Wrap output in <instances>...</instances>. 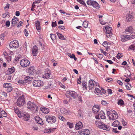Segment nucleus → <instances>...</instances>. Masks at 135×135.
<instances>
[{"mask_svg":"<svg viewBox=\"0 0 135 135\" xmlns=\"http://www.w3.org/2000/svg\"><path fill=\"white\" fill-rule=\"evenodd\" d=\"M27 108L33 112V114L37 113L38 112V107L34 103L29 101L27 103Z\"/></svg>","mask_w":135,"mask_h":135,"instance_id":"f257e3e1","label":"nucleus"},{"mask_svg":"<svg viewBox=\"0 0 135 135\" xmlns=\"http://www.w3.org/2000/svg\"><path fill=\"white\" fill-rule=\"evenodd\" d=\"M95 124L99 128L102 129L107 131H109L110 130V128L109 126L105 124L100 120L96 121Z\"/></svg>","mask_w":135,"mask_h":135,"instance_id":"f03ea898","label":"nucleus"},{"mask_svg":"<svg viewBox=\"0 0 135 135\" xmlns=\"http://www.w3.org/2000/svg\"><path fill=\"white\" fill-rule=\"evenodd\" d=\"M45 118L46 121L50 124L54 123L56 121V118L54 116L46 115L45 116Z\"/></svg>","mask_w":135,"mask_h":135,"instance_id":"7ed1b4c3","label":"nucleus"},{"mask_svg":"<svg viewBox=\"0 0 135 135\" xmlns=\"http://www.w3.org/2000/svg\"><path fill=\"white\" fill-rule=\"evenodd\" d=\"M66 95V97L69 98L70 96L71 97L75 99L77 97V93L75 92L74 91H67Z\"/></svg>","mask_w":135,"mask_h":135,"instance_id":"20e7f679","label":"nucleus"},{"mask_svg":"<svg viewBox=\"0 0 135 135\" xmlns=\"http://www.w3.org/2000/svg\"><path fill=\"white\" fill-rule=\"evenodd\" d=\"M30 61L27 59H24L21 60L20 61V64L23 67H26L29 65L30 64Z\"/></svg>","mask_w":135,"mask_h":135,"instance_id":"39448f33","label":"nucleus"},{"mask_svg":"<svg viewBox=\"0 0 135 135\" xmlns=\"http://www.w3.org/2000/svg\"><path fill=\"white\" fill-rule=\"evenodd\" d=\"M25 103L23 96L22 95L17 100L16 105L18 106H22Z\"/></svg>","mask_w":135,"mask_h":135,"instance_id":"423d86ee","label":"nucleus"},{"mask_svg":"<svg viewBox=\"0 0 135 135\" xmlns=\"http://www.w3.org/2000/svg\"><path fill=\"white\" fill-rule=\"evenodd\" d=\"M98 85V83L92 80H90L89 81V88L90 90H92L94 86H95Z\"/></svg>","mask_w":135,"mask_h":135,"instance_id":"0eeeda50","label":"nucleus"},{"mask_svg":"<svg viewBox=\"0 0 135 135\" xmlns=\"http://www.w3.org/2000/svg\"><path fill=\"white\" fill-rule=\"evenodd\" d=\"M105 29L106 30V34L107 37H110L112 35L111 30L112 28L111 27L107 26L105 27Z\"/></svg>","mask_w":135,"mask_h":135,"instance_id":"6e6552de","label":"nucleus"},{"mask_svg":"<svg viewBox=\"0 0 135 135\" xmlns=\"http://www.w3.org/2000/svg\"><path fill=\"white\" fill-rule=\"evenodd\" d=\"M9 46L11 48H17L19 46L18 41L16 40L12 41L10 43Z\"/></svg>","mask_w":135,"mask_h":135,"instance_id":"1a4fd4ad","label":"nucleus"},{"mask_svg":"<svg viewBox=\"0 0 135 135\" xmlns=\"http://www.w3.org/2000/svg\"><path fill=\"white\" fill-rule=\"evenodd\" d=\"M87 3L89 5H92L93 7L97 8L99 7L98 3L95 1L91 0H88Z\"/></svg>","mask_w":135,"mask_h":135,"instance_id":"9d476101","label":"nucleus"},{"mask_svg":"<svg viewBox=\"0 0 135 135\" xmlns=\"http://www.w3.org/2000/svg\"><path fill=\"white\" fill-rule=\"evenodd\" d=\"M43 82L40 80H36L33 82V84L35 86H40L42 85Z\"/></svg>","mask_w":135,"mask_h":135,"instance_id":"9b49d317","label":"nucleus"},{"mask_svg":"<svg viewBox=\"0 0 135 135\" xmlns=\"http://www.w3.org/2000/svg\"><path fill=\"white\" fill-rule=\"evenodd\" d=\"M51 71L48 69H46L45 71V74L43 75V77L45 79H47L50 77V75L51 74Z\"/></svg>","mask_w":135,"mask_h":135,"instance_id":"f8f14e48","label":"nucleus"},{"mask_svg":"<svg viewBox=\"0 0 135 135\" xmlns=\"http://www.w3.org/2000/svg\"><path fill=\"white\" fill-rule=\"evenodd\" d=\"M113 113L109 116V119L110 120H114L117 119L118 117V115L117 112Z\"/></svg>","mask_w":135,"mask_h":135,"instance_id":"ddd939ff","label":"nucleus"},{"mask_svg":"<svg viewBox=\"0 0 135 135\" xmlns=\"http://www.w3.org/2000/svg\"><path fill=\"white\" fill-rule=\"evenodd\" d=\"M61 113L65 115H70L71 113L70 110H67L64 108H62L61 110Z\"/></svg>","mask_w":135,"mask_h":135,"instance_id":"4468645a","label":"nucleus"},{"mask_svg":"<svg viewBox=\"0 0 135 135\" xmlns=\"http://www.w3.org/2000/svg\"><path fill=\"white\" fill-rule=\"evenodd\" d=\"M100 110L99 106L98 105H94L92 108V110L95 114H97Z\"/></svg>","mask_w":135,"mask_h":135,"instance_id":"2eb2a0df","label":"nucleus"},{"mask_svg":"<svg viewBox=\"0 0 135 135\" xmlns=\"http://www.w3.org/2000/svg\"><path fill=\"white\" fill-rule=\"evenodd\" d=\"M90 131L87 129H84L82 130L80 132V133L82 135L85 134L88 135L90 134Z\"/></svg>","mask_w":135,"mask_h":135,"instance_id":"dca6fc26","label":"nucleus"},{"mask_svg":"<svg viewBox=\"0 0 135 135\" xmlns=\"http://www.w3.org/2000/svg\"><path fill=\"white\" fill-rule=\"evenodd\" d=\"M28 71L30 74L33 75L35 72L36 70L33 66H31L28 69Z\"/></svg>","mask_w":135,"mask_h":135,"instance_id":"f3484780","label":"nucleus"},{"mask_svg":"<svg viewBox=\"0 0 135 135\" xmlns=\"http://www.w3.org/2000/svg\"><path fill=\"white\" fill-rule=\"evenodd\" d=\"M134 19V16L133 15L128 14L126 16V20L128 22L132 21Z\"/></svg>","mask_w":135,"mask_h":135,"instance_id":"a211bd4d","label":"nucleus"},{"mask_svg":"<svg viewBox=\"0 0 135 135\" xmlns=\"http://www.w3.org/2000/svg\"><path fill=\"white\" fill-rule=\"evenodd\" d=\"M83 127L82 123L81 122H77L76 124L75 128L77 130L81 129Z\"/></svg>","mask_w":135,"mask_h":135,"instance_id":"6ab92c4d","label":"nucleus"},{"mask_svg":"<svg viewBox=\"0 0 135 135\" xmlns=\"http://www.w3.org/2000/svg\"><path fill=\"white\" fill-rule=\"evenodd\" d=\"M32 79V77L28 76H26L24 78V80L25 82L28 83H29L31 82V80Z\"/></svg>","mask_w":135,"mask_h":135,"instance_id":"aec40b11","label":"nucleus"},{"mask_svg":"<svg viewBox=\"0 0 135 135\" xmlns=\"http://www.w3.org/2000/svg\"><path fill=\"white\" fill-rule=\"evenodd\" d=\"M38 48L36 46H34L32 49V54L34 56H36L37 53Z\"/></svg>","mask_w":135,"mask_h":135,"instance_id":"412c9836","label":"nucleus"},{"mask_svg":"<svg viewBox=\"0 0 135 135\" xmlns=\"http://www.w3.org/2000/svg\"><path fill=\"white\" fill-rule=\"evenodd\" d=\"M18 21V18L15 16L14 17L11 21V23L12 25L13 26H15L17 23V21Z\"/></svg>","mask_w":135,"mask_h":135,"instance_id":"4be33fe9","label":"nucleus"},{"mask_svg":"<svg viewBox=\"0 0 135 135\" xmlns=\"http://www.w3.org/2000/svg\"><path fill=\"white\" fill-rule=\"evenodd\" d=\"M41 111L45 114H47L49 112V110L48 108L43 107L41 108Z\"/></svg>","mask_w":135,"mask_h":135,"instance_id":"5701e85b","label":"nucleus"},{"mask_svg":"<svg viewBox=\"0 0 135 135\" xmlns=\"http://www.w3.org/2000/svg\"><path fill=\"white\" fill-rule=\"evenodd\" d=\"M14 111L17 114L18 116L20 118L22 117V114L20 113V112L19 111V110L17 108H15L14 109Z\"/></svg>","mask_w":135,"mask_h":135,"instance_id":"b1692460","label":"nucleus"},{"mask_svg":"<svg viewBox=\"0 0 135 135\" xmlns=\"http://www.w3.org/2000/svg\"><path fill=\"white\" fill-rule=\"evenodd\" d=\"M121 40L123 42H124L129 40L128 37H127L126 35H123L121 36Z\"/></svg>","mask_w":135,"mask_h":135,"instance_id":"393cba45","label":"nucleus"},{"mask_svg":"<svg viewBox=\"0 0 135 135\" xmlns=\"http://www.w3.org/2000/svg\"><path fill=\"white\" fill-rule=\"evenodd\" d=\"M35 120L37 122L40 124L42 125L43 123L42 120L40 118L38 117H36L35 118Z\"/></svg>","mask_w":135,"mask_h":135,"instance_id":"a878e982","label":"nucleus"},{"mask_svg":"<svg viewBox=\"0 0 135 135\" xmlns=\"http://www.w3.org/2000/svg\"><path fill=\"white\" fill-rule=\"evenodd\" d=\"M22 117H23L25 121H27L28 120L29 118V115L27 113H26L24 114H22Z\"/></svg>","mask_w":135,"mask_h":135,"instance_id":"bb28decb","label":"nucleus"},{"mask_svg":"<svg viewBox=\"0 0 135 135\" xmlns=\"http://www.w3.org/2000/svg\"><path fill=\"white\" fill-rule=\"evenodd\" d=\"M99 115L102 119H105L106 118V117L105 116V114L103 111H101L100 112Z\"/></svg>","mask_w":135,"mask_h":135,"instance_id":"cd10ccee","label":"nucleus"},{"mask_svg":"<svg viewBox=\"0 0 135 135\" xmlns=\"http://www.w3.org/2000/svg\"><path fill=\"white\" fill-rule=\"evenodd\" d=\"M56 34L58 36L59 38V39L62 40H65V38H64V36L62 35L58 32L56 33Z\"/></svg>","mask_w":135,"mask_h":135,"instance_id":"c85d7f7f","label":"nucleus"},{"mask_svg":"<svg viewBox=\"0 0 135 135\" xmlns=\"http://www.w3.org/2000/svg\"><path fill=\"white\" fill-rule=\"evenodd\" d=\"M95 90L96 91V92H95V94L99 95L101 94L102 92L100 89L98 88H95Z\"/></svg>","mask_w":135,"mask_h":135,"instance_id":"c756f323","label":"nucleus"},{"mask_svg":"<svg viewBox=\"0 0 135 135\" xmlns=\"http://www.w3.org/2000/svg\"><path fill=\"white\" fill-rule=\"evenodd\" d=\"M36 27L38 30H40V23L38 21H37L36 23Z\"/></svg>","mask_w":135,"mask_h":135,"instance_id":"7c9ffc66","label":"nucleus"},{"mask_svg":"<svg viewBox=\"0 0 135 135\" xmlns=\"http://www.w3.org/2000/svg\"><path fill=\"white\" fill-rule=\"evenodd\" d=\"M15 71V69L13 67H12L11 68H9L8 70L7 71L10 74H12Z\"/></svg>","mask_w":135,"mask_h":135,"instance_id":"2f4dec72","label":"nucleus"},{"mask_svg":"<svg viewBox=\"0 0 135 135\" xmlns=\"http://www.w3.org/2000/svg\"><path fill=\"white\" fill-rule=\"evenodd\" d=\"M119 124V123L117 120H116L114 121L112 123V126L114 127H117Z\"/></svg>","mask_w":135,"mask_h":135,"instance_id":"473e14b6","label":"nucleus"},{"mask_svg":"<svg viewBox=\"0 0 135 135\" xmlns=\"http://www.w3.org/2000/svg\"><path fill=\"white\" fill-rule=\"evenodd\" d=\"M135 38V33H132V35L128 37V38L129 40L134 39Z\"/></svg>","mask_w":135,"mask_h":135,"instance_id":"72a5a7b5","label":"nucleus"},{"mask_svg":"<svg viewBox=\"0 0 135 135\" xmlns=\"http://www.w3.org/2000/svg\"><path fill=\"white\" fill-rule=\"evenodd\" d=\"M132 27H129L125 30V32L126 33L127 32H131L132 31Z\"/></svg>","mask_w":135,"mask_h":135,"instance_id":"f704fd0d","label":"nucleus"},{"mask_svg":"<svg viewBox=\"0 0 135 135\" xmlns=\"http://www.w3.org/2000/svg\"><path fill=\"white\" fill-rule=\"evenodd\" d=\"M68 56L71 58H74L75 61L77 59L75 57V55L74 54H69Z\"/></svg>","mask_w":135,"mask_h":135,"instance_id":"c9c22d12","label":"nucleus"},{"mask_svg":"<svg viewBox=\"0 0 135 135\" xmlns=\"http://www.w3.org/2000/svg\"><path fill=\"white\" fill-rule=\"evenodd\" d=\"M1 116L4 117H6L7 116V114L4 111H1Z\"/></svg>","mask_w":135,"mask_h":135,"instance_id":"e433bc0d","label":"nucleus"},{"mask_svg":"<svg viewBox=\"0 0 135 135\" xmlns=\"http://www.w3.org/2000/svg\"><path fill=\"white\" fill-rule=\"evenodd\" d=\"M129 49L133 50L135 51V44L132 45L129 47Z\"/></svg>","mask_w":135,"mask_h":135,"instance_id":"4c0bfd02","label":"nucleus"},{"mask_svg":"<svg viewBox=\"0 0 135 135\" xmlns=\"http://www.w3.org/2000/svg\"><path fill=\"white\" fill-rule=\"evenodd\" d=\"M126 88L128 90H130L131 88V86L130 84H126Z\"/></svg>","mask_w":135,"mask_h":135,"instance_id":"58836bf2","label":"nucleus"},{"mask_svg":"<svg viewBox=\"0 0 135 135\" xmlns=\"http://www.w3.org/2000/svg\"><path fill=\"white\" fill-rule=\"evenodd\" d=\"M11 86V84L10 83H4L3 85V87L5 88H7L8 87Z\"/></svg>","mask_w":135,"mask_h":135,"instance_id":"ea45409f","label":"nucleus"},{"mask_svg":"<svg viewBox=\"0 0 135 135\" xmlns=\"http://www.w3.org/2000/svg\"><path fill=\"white\" fill-rule=\"evenodd\" d=\"M18 83L19 84H20L21 85H25V83H26L25 82V80H19L18 81Z\"/></svg>","mask_w":135,"mask_h":135,"instance_id":"a19ab883","label":"nucleus"},{"mask_svg":"<svg viewBox=\"0 0 135 135\" xmlns=\"http://www.w3.org/2000/svg\"><path fill=\"white\" fill-rule=\"evenodd\" d=\"M118 103L119 105H123L124 104V102L122 99L119 100Z\"/></svg>","mask_w":135,"mask_h":135,"instance_id":"79ce46f5","label":"nucleus"},{"mask_svg":"<svg viewBox=\"0 0 135 135\" xmlns=\"http://www.w3.org/2000/svg\"><path fill=\"white\" fill-rule=\"evenodd\" d=\"M44 132L46 133H49L51 132V131L50 129H44Z\"/></svg>","mask_w":135,"mask_h":135,"instance_id":"37998d69","label":"nucleus"},{"mask_svg":"<svg viewBox=\"0 0 135 135\" xmlns=\"http://www.w3.org/2000/svg\"><path fill=\"white\" fill-rule=\"evenodd\" d=\"M50 37L52 40H55L56 38V36L55 35L53 34H51Z\"/></svg>","mask_w":135,"mask_h":135,"instance_id":"c03bdc74","label":"nucleus"},{"mask_svg":"<svg viewBox=\"0 0 135 135\" xmlns=\"http://www.w3.org/2000/svg\"><path fill=\"white\" fill-rule=\"evenodd\" d=\"M101 103L103 105H107L108 103L106 101L102 100L101 101Z\"/></svg>","mask_w":135,"mask_h":135,"instance_id":"a18cd8bd","label":"nucleus"},{"mask_svg":"<svg viewBox=\"0 0 135 135\" xmlns=\"http://www.w3.org/2000/svg\"><path fill=\"white\" fill-rule=\"evenodd\" d=\"M67 124L69 126L70 128H72L73 127V124L72 123L68 122L67 123Z\"/></svg>","mask_w":135,"mask_h":135,"instance_id":"49530a36","label":"nucleus"},{"mask_svg":"<svg viewBox=\"0 0 135 135\" xmlns=\"http://www.w3.org/2000/svg\"><path fill=\"white\" fill-rule=\"evenodd\" d=\"M12 90V88L11 86H9L7 88V92H10Z\"/></svg>","mask_w":135,"mask_h":135,"instance_id":"de8ad7c7","label":"nucleus"},{"mask_svg":"<svg viewBox=\"0 0 135 135\" xmlns=\"http://www.w3.org/2000/svg\"><path fill=\"white\" fill-rule=\"evenodd\" d=\"M5 36L6 35L4 34H2L0 35V38L1 40L3 39Z\"/></svg>","mask_w":135,"mask_h":135,"instance_id":"09e8293b","label":"nucleus"},{"mask_svg":"<svg viewBox=\"0 0 135 135\" xmlns=\"http://www.w3.org/2000/svg\"><path fill=\"white\" fill-rule=\"evenodd\" d=\"M57 26V24L56 23V21H55L54 22H52V26L53 27H55V26Z\"/></svg>","mask_w":135,"mask_h":135,"instance_id":"8fccbe9b","label":"nucleus"},{"mask_svg":"<svg viewBox=\"0 0 135 135\" xmlns=\"http://www.w3.org/2000/svg\"><path fill=\"white\" fill-rule=\"evenodd\" d=\"M83 25L85 28H86L87 27L88 24L85 21H84L83 23Z\"/></svg>","mask_w":135,"mask_h":135,"instance_id":"3c124183","label":"nucleus"},{"mask_svg":"<svg viewBox=\"0 0 135 135\" xmlns=\"http://www.w3.org/2000/svg\"><path fill=\"white\" fill-rule=\"evenodd\" d=\"M59 118L62 121H64V120H65L64 117L61 116H59Z\"/></svg>","mask_w":135,"mask_h":135,"instance_id":"603ef678","label":"nucleus"},{"mask_svg":"<svg viewBox=\"0 0 135 135\" xmlns=\"http://www.w3.org/2000/svg\"><path fill=\"white\" fill-rule=\"evenodd\" d=\"M24 33L26 36H28V32L26 29H25L24 31Z\"/></svg>","mask_w":135,"mask_h":135,"instance_id":"864d4df0","label":"nucleus"},{"mask_svg":"<svg viewBox=\"0 0 135 135\" xmlns=\"http://www.w3.org/2000/svg\"><path fill=\"white\" fill-rule=\"evenodd\" d=\"M122 57V55H121V54L119 53L118 54L116 57L117 58L119 59L120 58H121Z\"/></svg>","mask_w":135,"mask_h":135,"instance_id":"5fc2aeb1","label":"nucleus"},{"mask_svg":"<svg viewBox=\"0 0 135 135\" xmlns=\"http://www.w3.org/2000/svg\"><path fill=\"white\" fill-rule=\"evenodd\" d=\"M82 85L83 87H85V89L87 88L86 87V82H84L82 83Z\"/></svg>","mask_w":135,"mask_h":135,"instance_id":"6e6d98bb","label":"nucleus"},{"mask_svg":"<svg viewBox=\"0 0 135 135\" xmlns=\"http://www.w3.org/2000/svg\"><path fill=\"white\" fill-rule=\"evenodd\" d=\"M97 56L99 59H102L103 57V55L101 54H99Z\"/></svg>","mask_w":135,"mask_h":135,"instance_id":"4d7b16f0","label":"nucleus"},{"mask_svg":"<svg viewBox=\"0 0 135 135\" xmlns=\"http://www.w3.org/2000/svg\"><path fill=\"white\" fill-rule=\"evenodd\" d=\"M10 25V22L9 21H7L6 22V25L7 27H8Z\"/></svg>","mask_w":135,"mask_h":135,"instance_id":"13d9d810","label":"nucleus"},{"mask_svg":"<svg viewBox=\"0 0 135 135\" xmlns=\"http://www.w3.org/2000/svg\"><path fill=\"white\" fill-rule=\"evenodd\" d=\"M108 45L107 43L105 41L103 43V45L105 47H107Z\"/></svg>","mask_w":135,"mask_h":135,"instance_id":"bf43d9fd","label":"nucleus"},{"mask_svg":"<svg viewBox=\"0 0 135 135\" xmlns=\"http://www.w3.org/2000/svg\"><path fill=\"white\" fill-rule=\"evenodd\" d=\"M81 77L80 76L78 80H77V83L78 84H80V83L81 82Z\"/></svg>","mask_w":135,"mask_h":135,"instance_id":"052dcab7","label":"nucleus"},{"mask_svg":"<svg viewBox=\"0 0 135 135\" xmlns=\"http://www.w3.org/2000/svg\"><path fill=\"white\" fill-rule=\"evenodd\" d=\"M8 12H7L3 14L2 15V17L3 18H5L6 17L7 15H8Z\"/></svg>","mask_w":135,"mask_h":135,"instance_id":"680f3d73","label":"nucleus"},{"mask_svg":"<svg viewBox=\"0 0 135 135\" xmlns=\"http://www.w3.org/2000/svg\"><path fill=\"white\" fill-rule=\"evenodd\" d=\"M99 21L100 23L102 25H104L106 23V22L102 21L100 20H99Z\"/></svg>","mask_w":135,"mask_h":135,"instance_id":"e2e57ef3","label":"nucleus"},{"mask_svg":"<svg viewBox=\"0 0 135 135\" xmlns=\"http://www.w3.org/2000/svg\"><path fill=\"white\" fill-rule=\"evenodd\" d=\"M117 83L120 85H122L123 84L122 82L120 80H117Z\"/></svg>","mask_w":135,"mask_h":135,"instance_id":"0e129e2a","label":"nucleus"},{"mask_svg":"<svg viewBox=\"0 0 135 135\" xmlns=\"http://www.w3.org/2000/svg\"><path fill=\"white\" fill-rule=\"evenodd\" d=\"M58 28L61 30H64L65 29V27L64 26H59L58 27Z\"/></svg>","mask_w":135,"mask_h":135,"instance_id":"69168bd1","label":"nucleus"},{"mask_svg":"<svg viewBox=\"0 0 135 135\" xmlns=\"http://www.w3.org/2000/svg\"><path fill=\"white\" fill-rule=\"evenodd\" d=\"M111 111H107V115L109 117L111 114Z\"/></svg>","mask_w":135,"mask_h":135,"instance_id":"338daca9","label":"nucleus"},{"mask_svg":"<svg viewBox=\"0 0 135 135\" xmlns=\"http://www.w3.org/2000/svg\"><path fill=\"white\" fill-rule=\"evenodd\" d=\"M22 21H20L17 25V27H19L22 26Z\"/></svg>","mask_w":135,"mask_h":135,"instance_id":"774afa93","label":"nucleus"}]
</instances>
